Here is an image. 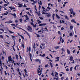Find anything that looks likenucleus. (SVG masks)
<instances>
[{
  "mask_svg": "<svg viewBox=\"0 0 80 80\" xmlns=\"http://www.w3.org/2000/svg\"><path fill=\"white\" fill-rule=\"evenodd\" d=\"M28 51H29V57L30 58V60H31V62H32V54L30 53V52L31 51V48L29 47L28 48V49L27 50V52H28Z\"/></svg>",
  "mask_w": 80,
  "mask_h": 80,
  "instance_id": "1",
  "label": "nucleus"
},
{
  "mask_svg": "<svg viewBox=\"0 0 80 80\" xmlns=\"http://www.w3.org/2000/svg\"><path fill=\"white\" fill-rule=\"evenodd\" d=\"M0 66L1 68V69H0V71L1 72V75H2L3 74V68L2 67V60L1 59L0 60Z\"/></svg>",
  "mask_w": 80,
  "mask_h": 80,
  "instance_id": "2",
  "label": "nucleus"
},
{
  "mask_svg": "<svg viewBox=\"0 0 80 80\" xmlns=\"http://www.w3.org/2000/svg\"><path fill=\"white\" fill-rule=\"evenodd\" d=\"M42 70H43V68H42L40 70V68H39L38 69V74H39V73H40V74L39 75V76H40V75H42Z\"/></svg>",
  "mask_w": 80,
  "mask_h": 80,
  "instance_id": "3",
  "label": "nucleus"
},
{
  "mask_svg": "<svg viewBox=\"0 0 80 80\" xmlns=\"http://www.w3.org/2000/svg\"><path fill=\"white\" fill-rule=\"evenodd\" d=\"M69 60H70V61H73L72 62H71V63H75V61L73 60V58L71 56L70 57V59H69Z\"/></svg>",
  "mask_w": 80,
  "mask_h": 80,
  "instance_id": "4",
  "label": "nucleus"
},
{
  "mask_svg": "<svg viewBox=\"0 0 80 80\" xmlns=\"http://www.w3.org/2000/svg\"><path fill=\"white\" fill-rule=\"evenodd\" d=\"M9 63H11V62H13V60L12 59V57H11V56H9V57L8 58V60L9 61Z\"/></svg>",
  "mask_w": 80,
  "mask_h": 80,
  "instance_id": "5",
  "label": "nucleus"
},
{
  "mask_svg": "<svg viewBox=\"0 0 80 80\" xmlns=\"http://www.w3.org/2000/svg\"><path fill=\"white\" fill-rule=\"evenodd\" d=\"M5 23H8V24L12 23H13V21L10 20H9L8 21H7L6 22H5Z\"/></svg>",
  "mask_w": 80,
  "mask_h": 80,
  "instance_id": "6",
  "label": "nucleus"
},
{
  "mask_svg": "<svg viewBox=\"0 0 80 80\" xmlns=\"http://www.w3.org/2000/svg\"><path fill=\"white\" fill-rule=\"evenodd\" d=\"M23 31H24L25 32V33H27L28 35L29 38H31L30 35V34H29V33H28V32H27V31H25V30H24V29H23Z\"/></svg>",
  "mask_w": 80,
  "mask_h": 80,
  "instance_id": "7",
  "label": "nucleus"
},
{
  "mask_svg": "<svg viewBox=\"0 0 80 80\" xmlns=\"http://www.w3.org/2000/svg\"><path fill=\"white\" fill-rule=\"evenodd\" d=\"M69 11L71 12V14H73V8H71L69 9Z\"/></svg>",
  "mask_w": 80,
  "mask_h": 80,
  "instance_id": "8",
  "label": "nucleus"
},
{
  "mask_svg": "<svg viewBox=\"0 0 80 80\" xmlns=\"http://www.w3.org/2000/svg\"><path fill=\"white\" fill-rule=\"evenodd\" d=\"M62 37L61 36L60 37V41L61 42H62V43H63L64 42V40L62 39Z\"/></svg>",
  "mask_w": 80,
  "mask_h": 80,
  "instance_id": "9",
  "label": "nucleus"
},
{
  "mask_svg": "<svg viewBox=\"0 0 80 80\" xmlns=\"http://www.w3.org/2000/svg\"><path fill=\"white\" fill-rule=\"evenodd\" d=\"M6 13H4L2 14V16H5V15H7V14L8 13V12L6 11Z\"/></svg>",
  "mask_w": 80,
  "mask_h": 80,
  "instance_id": "10",
  "label": "nucleus"
},
{
  "mask_svg": "<svg viewBox=\"0 0 80 80\" xmlns=\"http://www.w3.org/2000/svg\"><path fill=\"white\" fill-rule=\"evenodd\" d=\"M47 25V23H45L44 24H41L39 25V26H45Z\"/></svg>",
  "mask_w": 80,
  "mask_h": 80,
  "instance_id": "11",
  "label": "nucleus"
},
{
  "mask_svg": "<svg viewBox=\"0 0 80 80\" xmlns=\"http://www.w3.org/2000/svg\"><path fill=\"white\" fill-rule=\"evenodd\" d=\"M64 17L65 19H66V20H69V18L68 17V16H67L65 15L64 16Z\"/></svg>",
  "mask_w": 80,
  "mask_h": 80,
  "instance_id": "12",
  "label": "nucleus"
},
{
  "mask_svg": "<svg viewBox=\"0 0 80 80\" xmlns=\"http://www.w3.org/2000/svg\"><path fill=\"white\" fill-rule=\"evenodd\" d=\"M28 30L29 31L30 30H32V28L30 26H29L28 27Z\"/></svg>",
  "mask_w": 80,
  "mask_h": 80,
  "instance_id": "13",
  "label": "nucleus"
},
{
  "mask_svg": "<svg viewBox=\"0 0 80 80\" xmlns=\"http://www.w3.org/2000/svg\"><path fill=\"white\" fill-rule=\"evenodd\" d=\"M33 48L34 49V51H35V50H36L35 49V48H36V47H35V43H34L33 46Z\"/></svg>",
  "mask_w": 80,
  "mask_h": 80,
  "instance_id": "14",
  "label": "nucleus"
},
{
  "mask_svg": "<svg viewBox=\"0 0 80 80\" xmlns=\"http://www.w3.org/2000/svg\"><path fill=\"white\" fill-rule=\"evenodd\" d=\"M39 56H40V57H45V54H43L42 55L41 54H39Z\"/></svg>",
  "mask_w": 80,
  "mask_h": 80,
  "instance_id": "15",
  "label": "nucleus"
},
{
  "mask_svg": "<svg viewBox=\"0 0 80 80\" xmlns=\"http://www.w3.org/2000/svg\"><path fill=\"white\" fill-rule=\"evenodd\" d=\"M17 25H18V24H17L16 25L14 24H11V25H12V26H13L14 27H17Z\"/></svg>",
  "mask_w": 80,
  "mask_h": 80,
  "instance_id": "16",
  "label": "nucleus"
},
{
  "mask_svg": "<svg viewBox=\"0 0 80 80\" xmlns=\"http://www.w3.org/2000/svg\"><path fill=\"white\" fill-rule=\"evenodd\" d=\"M18 5H19V6H18V7H19L20 8H21V7H22V4H20L19 3H18Z\"/></svg>",
  "mask_w": 80,
  "mask_h": 80,
  "instance_id": "17",
  "label": "nucleus"
},
{
  "mask_svg": "<svg viewBox=\"0 0 80 80\" xmlns=\"http://www.w3.org/2000/svg\"><path fill=\"white\" fill-rule=\"evenodd\" d=\"M56 16L57 18H58V19H59V18H60V17H59L58 15V14H57V13L56 14Z\"/></svg>",
  "mask_w": 80,
  "mask_h": 80,
  "instance_id": "18",
  "label": "nucleus"
},
{
  "mask_svg": "<svg viewBox=\"0 0 80 80\" xmlns=\"http://www.w3.org/2000/svg\"><path fill=\"white\" fill-rule=\"evenodd\" d=\"M47 15H47V16L48 17H51L52 16V15L50 14V13H48V14H46Z\"/></svg>",
  "mask_w": 80,
  "mask_h": 80,
  "instance_id": "19",
  "label": "nucleus"
},
{
  "mask_svg": "<svg viewBox=\"0 0 80 80\" xmlns=\"http://www.w3.org/2000/svg\"><path fill=\"white\" fill-rule=\"evenodd\" d=\"M19 33H18V35H19V36H21V38H22V39H23V40H24V37H23V36L22 35H19Z\"/></svg>",
  "mask_w": 80,
  "mask_h": 80,
  "instance_id": "20",
  "label": "nucleus"
},
{
  "mask_svg": "<svg viewBox=\"0 0 80 80\" xmlns=\"http://www.w3.org/2000/svg\"><path fill=\"white\" fill-rule=\"evenodd\" d=\"M67 52L68 54H70V51L69 50H68V49H67Z\"/></svg>",
  "mask_w": 80,
  "mask_h": 80,
  "instance_id": "21",
  "label": "nucleus"
},
{
  "mask_svg": "<svg viewBox=\"0 0 80 80\" xmlns=\"http://www.w3.org/2000/svg\"><path fill=\"white\" fill-rule=\"evenodd\" d=\"M72 22H73V23H76L77 22L76 21H75V19H72L71 20Z\"/></svg>",
  "mask_w": 80,
  "mask_h": 80,
  "instance_id": "22",
  "label": "nucleus"
},
{
  "mask_svg": "<svg viewBox=\"0 0 80 80\" xmlns=\"http://www.w3.org/2000/svg\"><path fill=\"white\" fill-rule=\"evenodd\" d=\"M37 21V22H38V24H40V23H42V22L40 20H39V19H38Z\"/></svg>",
  "mask_w": 80,
  "mask_h": 80,
  "instance_id": "23",
  "label": "nucleus"
},
{
  "mask_svg": "<svg viewBox=\"0 0 80 80\" xmlns=\"http://www.w3.org/2000/svg\"><path fill=\"white\" fill-rule=\"evenodd\" d=\"M59 48H60V46H56L54 47V48H55V49H58Z\"/></svg>",
  "mask_w": 80,
  "mask_h": 80,
  "instance_id": "24",
  "label": "nucleus"
},
{
  "mask_svg": "<svg viewBox=\"0 0 80 80\" xmlns=\"http://www.w3.org/2000/svg\"><path fill=\"white\" fill-rule=\"evenodd\" d=\"M15 57L16 58V59L18 60V56L17 54H16L15 55Z\"/></svg>",
  "mask_w": 80,
  "mask_h": 80,
  "instance_id": "25",
  "label": "nucleus"
},
{
  "mask_svg": "<svg viewBox=\"0 0 80 80\" xmlns=\"http://www.w3.org/2000/svg\"><path fill=\"white\" fill-rule=\"evenodd\" d=\"M11 15H13V16H14V18H16V14L15 13H14V14H12V13H11Z\"/></svg>",
  "mask_w": 80,
  "mask_h": 80,
  "instance_id": "26",
  "label": "nucleus"
},
{
  "mask_svg": "<svg viewBox=\"0 0 80 80\" xmlns=\"http://www.w3.org/2000/svg\"><path fill=\"white\" fill-rule=\"evenodd\" d=\"M49 64L51 66V68H53V64H52V63L51 62H50V63H49Z\"/></svg>",
  "mask_w": 80,
  "mask_h": 80,
  "instance_id": "27",
  "label": "nucleus"
},
{
  "mask_svg": "<svg viewBox=\"0 0 80 80\" xmlns=\"http://www.w3.org/2000/svg\"><path fill=\"white\" fill-rule=\"evenodd\" d=\"M0 38H3V36L2 35H0Z\"/></svg>",
  "mask_w": 80,
  "mask_h": 80,
  "instance_id": "28",
  "label": "nucleus"
},
{
  "mask_svg": "<svg viewBox=\"0 0 80 80\" xmlns=\"http://www.w3.org/2000/svg\"><path fill=\"white\" fill-rule=\"evenodd\" d=\"M42 14H43L44 15H45V14H48V13L47 12H42Z\"/></svg>",
  "mask_w": 80,
  "mask_h": 80,
  "instance_id": "29",
  "label": "nucleus"
},
{
  "mask_svg": "<svg viewBox=\"0 0 80 80\" xmlns=\"http://www.w3.org/2000/svg\"><path fill=\"white\" fill-rule=\"evenodd\" d=\"M38 4H39V5H42V1H40V2H38Z\"/></svg>",
  "mask_w": 80,
  "mask_h": 80,
  "instance_id": "30",
  "label": "nucleus"
},
{
  "mask_svg": "<svg viewBox=\"0 0 80 80\" xmlns=\"http://www.w3.org/2000/svg\"><path fill=\"white\" fill-rule=\"evenodd\" d=\"M59 12H60L61 13H64V14H65V12H64L62 11H59Z\"/></svg>",
  "mask_w": 80,
  "mask_h": 80,
  "instance_id": "31",
  "label": "nucleus"
},
{
  "mask_svg": "<svg viewBox=\"0 0 80 80\" xmlns=\"http://www.w3.org/2000/svg\"><path fill=\"white\" fill-rule=\"evenodd\" d=\"M24 65H25L24 63H21V67H23V66H24Z\"/></svg>",
  "mask_w": 80,
  "mask_h": 80,
  "instance_id": "32",
  "label": "nucleus"
},
{
  "mask_svg": "<svg viewBox=\"0 0 80 80\" xmlns=\"http://www.w3.org/2000/svg\"><path fill=\"white\" fill-rule=\"evenodd\" d=\"M27 13V14L29 15V16H32V15H31V14L29 13V12H26Z\"/></svg>",
  "mask_w": 80,
  "mask_h": 80,
  "instance_id": "33",
  "label": "nucleus"
},
{
  "mask_svg": "<svg viewBox=\"0 0 80 80\" xmlns=\"http://www.w3.org/2000/svg\"><path fill=\"white\" fill-rule=\"evenodd\" d=\"M70 30H72V28H73V26H70Z\"/></svg>",
  "mask_w": 80,
  "mask_h": 80,
  "instance_id": "34",
  "label": "nucleus"
},
{
  "mask_svg": "<svg viewBox=\"0 0 80 80\" xmlns=\"http://www.w3.org/2000/svg\"><path fill=\"white\" fill-rule=\"evenodd\" d=\"M55 14H52L53 20H54V17L55 16Z\"/></svg>",
  "mask_w": 80,
  "mask_h": 80,
  "instance_id": "35",
  "label": "nucleus"
},
{
  "mask_svg": "<svg viewBox=\"0 0 80 80\" xmlns=\"http://www.w3.org/2000/svg\"><path fill=\"white\" fill-rule=\"evenodd\" d=\"M8 31L9 32H10V33H14V32H13L10 30H9Z\"/></svg>",
  "mask_w": 80,
  "mask_h": 80,
  "instance_id": "36",
  "label": "nucleus"
},
{
  "mask_svg": "<svg viewBox=\"0 0 80 80\" xmlns=\"http://www.w3.org/2000/svg\"><path fill=\"white\" fill-rule=\"evenodd\" d=\"M41 30L43 31V32H45V31H44V28H43V27H42L41 28Z\"/></svg>",
  "mask_w": 80,
  "mask_h": 80,
  "instance_id": "37",
  "label": "nucleus"
},
{
  "mask_svg": "<svg viewBox=\"0 0 80 80\" xmlns=\"http://www.w3.org/2000/svg\"><path fill=\"white\" fill-rule=\"evenodd\" d=\"M54 78V80H55V79H56V80H58V77L57 78Z\"/></svg>",
  "mask_w": 80,
  "mask_h": 80,
  "instance_id": "38",
  "label": "nucleus"
},
{
  "mask_svg": "<svg viewBox=\"0 0 80 80\" xmlns=\"http://www.w3.org/2000/svg\"><path fill=\"white\" fill-rule=\"evenodd\" d=\"M40 60H40L39 59H36V60H35V61H36V62H39V61H40Z\"/></svg>",
  "mask_w": 80,
  "mask_h": 80,
  "instance_id": "39",
  "label": "nucleus"
},
{
  "mask_svg": "<svg viewBox=\"0 0 80 80\" xmlns=\"http://www.w3.org/2000/svg\"><path fill=\"white\" fill-rule=\"evenodd\" d=\"M0 30H1V31H2V32H5V31L4 30H3V28H0Z\"/></svg>",
  "mask_w": 80,
  "mask_h": 80,
  "instance_id": "40",
  "label": "nucleus"
},
{
  "mask_svg": "<svg viewBox=\"0 0 80 80\" xmlns=\"http://www.w3.org/2000/svg\"><path fill=\"white\" fill-rule=\"evenodd\" d=\"M59 60H60L59 59H58L57 60H56L55 61V62H58V61H59Z\"/></svg>",
  "mask_w": 80,
  "mask_h": 80,
  "instance_id": "41",
  "label": "nucleus"
},
{
  "mask_svg": "<svg viewBox=\"0 0 80 80\" xmlns=\"http://www.w3.org/2000/svg\"><path fill=\"white\" fill-rule=\"evenodd\" d=\"M22 46L23 48H25V45H24V44H22Z\"/></svg>",
  "mask_w": 80,
  "mask_h": 80,
  "instance_id": "42",
  "label": "nucleus"
},
{
  "mask_svg": "<svg viewBox=\"0 0 80 80\" xmlns=\"http://www.w3.org/2000/svg\"><path fill=\"white\" fill-rule=\"evenodd\" d=\"M39 18L40 19H41V20H43V18L42 17H39Z\"/></svg>",
  "mask_w": 80,
  "mask_h": 80,
  "instance_id": "43",
  "label": "nucleus"
},
{
  "mask_svg": "<svg viewBox=\"0 0 80 80\" xmlns=\"http://www.w3.org/2000/svg\"><path fill=\"white\" fill-rule=\"evenodd\" d=\"M47 8L48 10H50V9H51V8H50L49 6H48V7H47Z\"/></svg>",
  "mask_w": 80,
  "mask_h": 80,
  "instance_id": "44",
  "label": "nucleus"
},
{
  "mask_svg": "<svg viewBox=\"0 0 80 80\" xmlns=\"http://www.w3.org/2000/svg\"><path fill=\"white\" fill-rule=\"evenodd\" d=\"M59 58H60V57H58L55 58L56 60H57V59H59Z\"/></svg>",
  "mask_w": 80,
  "mask_h": 80,
  "instance_id": "45",
  "label": "nucleus"
},
{
  "mask_svg": "<svg viewBox=\"0 0 80 80\" xmlns=\"http://www.w3.org/2000/svg\"><path fill=\"white\" fill-rule=\"evenodd\" d=\"M73 69V67H71L70 68V70L71 72H72V69Z\"/></svg>",
  "mask_w": 80,
  "mask_h": 80,
  "instance_id": "46",
  "label": "nucleus"
},
{
  "mask_svg": "<svg viewBox=\"0 0 80 80\" xmlns=\"http://www.w3.org/2000/svg\"><path fill=\"white\" fill-rule=\"evenodd\" d=\"M4 73L5 74V75H7V72H6V71H4Z\"/></svg>",
  "mask_w": 80,
  "mask_h": 80,
  "instance_id": "47",
  "label": "nucleus"
},
{
  "mask_svg": "<svg viewBox=\"0 0 80 80\" xmlns=\"http://www.w3.org/2000/svg\"><path fill=\"white\" fill-rule=\"evenodd\" d=\"M37 2H38L37 0H36L35 1H34L33 2V3H36Z\"/></svg>",
  "mask_w": 80,
  "mask_h": 80,
  "instance_id": "48",
  "label": "nucleus"
},
{
  "mask_svg": "<svg viewBox=\"0 0 80 80\" xmlns=\"http://www.w3.org/2000/svg\"><path fill=\"white\" fill-rule=\"evenodd\" d=\"M58 34L59 35H61V32H60V31H58Z\"/></svg>",
  "mask_w": 80,
  "mask_h": 80,
  "instance_id": "49",
  "label": "nucleus"
},
{
  "mask_svg": "<svg viewBox=\"0 0 80 80\" xmlns=\"http://www.w3.org/2000/svg\"><path fill=\"white\" fill-rule=\"evenodd\" d=\"M20 63V62H19V63L17 62L16 63V64H17V65H18V66H19Z\"/></svg>",
  "mask_w": 80,
  "mask_h": 80,
  "instance_id": "50",
  "label": "nucleus"
},
{
  "mask_svg": "<svg viewBox=\"0 0 80 80\" xmlns=\"http://www.w3.org/2000/svg\"><path fill=\"white\" fill-rule=\"evenodd\" d=\"M70 36L72 37V32H71L69 33Z\"/></svg>",
  "mask_w": 80,
  "mask_h": 80,
  "instance_id": "51",
  "label": "nucleus"
},
{
  "mask_svg": "<svg viewBox=\"0 0 80 80\" xmlns=\"http://www.w3.org/2000/svg\"><path fill=\"white\" fill-rule=\"evenodd\" d=\"M17 72H20V70L19 69V68H18L17 69Z\"/></svg>",
  "mask_w": 80,
  "mask_h": 80,
  "instance_id": "52",
  "label": "nucleus"
},
{
  "mask_svg": "<svg viewBox=\"0 0 80 80\" xmlns=\"http://www.w3.org/2000/svg\"><path fill=\"white\" fill-rule=\"evenodd\" d=\"M5 43H7V44H8V45H10V44L7 42H5Z\"/></svg>",
  "mask_w": 80,
  "mask_h": 80,
  "instance_id": "53",
  "label": "nucleus"
},
{
  "mask_svg": "<svg viewBox=\"0 0 80 80\" xmlns=\"http://www.w3.org/2000/svg\"><path fill=\"white\" fill-rule=\"evenodd\" d=\"M22 20H23L22 18H21L19 19V21L20 22H22Z\"/></svg>",
  "mask_w": 80,
  "mask_h": 80,
  "instance_id": "54",
  "label": "nucleus"
},
{
  "mask_svg": "<svg viewBox=\"0 0 80 80\" xmlns=\"http://www.w3.org/2000/svg\"><path fill=\"white\" fill-rule=\"evenodd\" d=\"M17 50H18V51H20V49L18 48V46H17Z\"/></svg>",
  "mask_w": 80,
  "mask_h": 80,
  "instance_id": "55",
  "label": "nucleus"
},
{
  "mask_svg": "<svg viewBox=\"0 0 80 80\" xmlns=\"http://www.w3.org/2000/svg\"><path fill=\"white\" fill-rule=\"evenodd\" d=\"M64 78H65V77H62L61 78V80H63V79H64Z\"/></svg>",
  "mask_w": 80,
  "mask_h": 80,
  "instance_id": "56",
  "label": "nucleus"
},
{
  "mask_svg": "<svg viewBox=\"0 0 80 80\" xmlns=\"http://www.w3.org/2000/svg\"><path fill=\"white\" fill-rule=\"evenodd\" d=\"M18 74H19V75H20V76H22V73L21 72H19Z\"/></svg>",
  "mask_w": 80,
  "mask_h": 80,
  "instance_id": "57",
  "label": "nucleus"
},
{
  "mask_svg": "<svg viewBox=\"0 0 80 80\" xmlns=\"http://www.w3.org/2000/svg\"><path fill=\"white\" fill-rule=\"evenodd\" d=\"M26 10H28L29 9H30V8H26Z\"/></svg>",
  "mask_w": 80,
  "mask_h": 80,
  "instance_id": "58",
  "label": "nucleus"
},
{
  "mask_svg": "<svg viewBox=\"0 0 80 80\" xmlns=\"http://www.w3.org/2000/svg\"><path fill=\"white\" fill-rule=\"evenodd\" d=\"M24 71L25 72V73H27V70L26 69H24Z\"/></svg>",
  "mask_w": 80,
  "mask_h": 80,
  "instance_id": "59",
  "label": "nucleus"
},
{
  "mask_svg": "<svg viewBox=\"0 0 80 80\" xmlns=\"http://www.w3.org/2000/svg\"><path fill=\"white\" fill-rule=\"evenodd\" d=\"M48 64H47L45 65V67H48Z\"/></svg>",
  "mask_w": 80,
  "mask_h": 80,
  "instance_id": "60",
  "label": "nucleus"
},
{
  "mask_svg": "<svg viewBox=\"0 0 80 80\" xmlns=\"http://www.w3.org/2000/svg\"><path fill=\"white\" fill-rule=\"evenodd\" d=\"M33 27H34V28L36 27H37V24H35V25L33 24Z\"/></svg>",
  "mask_w": 80,
  "mask_h": 80,
  "instance_id": "61",
  "label": "nucleus"
},
{
  "mask_svg": "<svg viewBox=\"0 0 80 80\" xmlns=\"http://www.w3.org/2000/svg\"><path fill=\"white\" fill-rule=\"evenodd\" d=\"M37 15H38V16H40V13H37Z\"/></svg>",
  "mask_w": 80,
  "mask_h": 80,
  "instance_id": "62",
  "label": "nucleus"
},
{
  "mask_svg": "<svg viewBox=\"0 0 80 80\" xmlns=\"http://www.w3.org/2000/svg\"><path fill=\"white\" fill-rule=\"evenodd\" d=\"M51 75H52V76H54V75L53 72H52V73Z\"/></svg>",
  "mask_w": 80,
  "mask_h": 80,
  "instance_id": "63",
  "label": "nucleus"
},
{
  "mask_svg": "<svg viewBox=\"0 0 80 80\" xmlns=\"http://www.w3.org/2000/svg\"><path fill=\"white\" fill-rule=\"evenodd\" d=\"M7 5H8V4H4L3 5V6H4V7H7Z\"/></svg>",
  "mask_w": 80,
  "mask_h": 80,
  "instance_id": "64",
  "label": "nucleus"
}]
</instances>
